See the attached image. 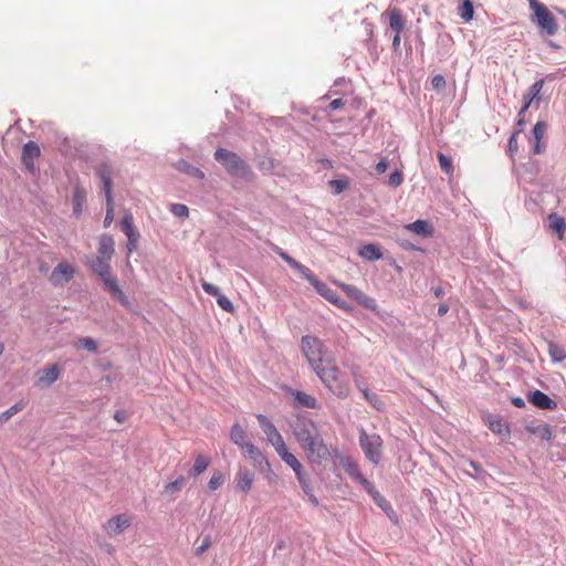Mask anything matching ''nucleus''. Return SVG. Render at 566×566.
Segmentation results:
<instances>
[{"label": "nucleus", "mask_w": 566, "mask_h": 566, "mask_svg": "<svg viewBox=\"0 0 566 566\" xmlns=\"http://www.w3.org/2000/svg\"><path fill=\"white\" fill-rule=\"evenodd\" d=\"M230 438L235 444H238L242 449L243 453H245L248 451V442L245 440V432L238 423H235L232 427L231 432H230Z\"/></svg>", "instance_id": "obj_27"}, {"label": "nucleus", "mask_w": 566, "mask_h": 566, "mask_svg": "<svg viewBox=\"0 0 566 566\" xmlns=\"http://www.w3.org/2000/svg\"><path fill=\"white\" fill-rule=\"evenodd\" d=\"M185 482H186L185 476L180 475L175 481L169 482L165 485L164 493L167 495H170V496L175 495L176 493H178L181 490Z\"/></svg>", "instance_id": "obj_36"}, {"label": "nucleus", "mask_w": 566, "mask_h": 566, "mask_svg": "<svg viewBox=\"0 0 566 566\" xmlns=\"http://www.w3.org/2000/svg\"><path fill=\"white\" fill-rule=\"evenodd\" d=\"M217 303L222 310L227 312L233 311L231 301L223 294L219 295V297L217 298Z\"/></svg>", "instance_id": "obj_54"}, {"label": "nucleus", "mask_w": 566, "mask_h": 566, "mask_svg": "<svg viewBox=\"0 0 566 566\" xmlns=\"http://www.w3.org/2000/svg\"><path fill=\"white\" fill-rule=\"evenodd\" d=\"M96 175L99 177L102 184H103V191L106 197V216L104 219V227H109L111 223L114 220V202H113V196H112V176H113V168L108 163H101L96 167Z\"/></svg>", "instance_id": "obj_4"}, {"label": "nucleus", "mask_w": 566, "mask_h": 566, "mask_svg": "<svg viewBox=\"0 0 566 566\" xmlns=\"http://www.w3.org/2000/svg\"><path fill=\"white\" fill-rule=\"evenodd\" d=\"M109 261V259L95 256L87 263V265L90 266L91 271L96 275L97 273L103 272L111 268Z\"/></svg>", "instance_id": "obj_33"}, {"label": "nucleus", "mask_w": 566, "mask_h": 566, "mask_svg": "<svg viewBox=\"0 0 566 566\" xmlns=\"http://www.w3.org/2000/svg\"><path fill=\"white\" fill-rule=\"evenodd\" d=\"M258 422L266 437V440L276 449L284 443L281 433L277 431L272 421L264 415L256 416Z\"/></svg>", "instance_id": "obj_12"}, {"label": "nucleus", "mask_w": 566, "mask_h": 566, "mask_svg": "<svg viewBox=\"0 0 566 566\" xmlns=\"http://www.w3.org/2000/svg\"><path fill=\"white\" fill-rule=\"evenodd\" d=\"M437 158L440 165V169L446 174H452L453 165L451 158L442 153H438Z\"/></svg>", "instance_id": "obj_41"}, {"label": "nucleus", "mask_w": 566, "mask_h": 566, "mask_svg": "<svg viewBox=\"0 0 566 566\" xmlns=\"http://www.w3.org/2000/svg\"><path fill=\"white\" fill-rule=\"evenodd\" d=\"M295 475L304 493L310 494L313 491V488L306 472L302 470Z\"/></svg>", "instance_id": "obj_40"}, {"label": "nucleus", "mask_w": 566, "mask_h": 566, "mask_svg": "<svg viewBox=\"0 0 566 566\" xmlns=\"http://www.w3.org/2000/svg\"><path fill=\"white\" fill-rule=\"evenodd\" d=\"M77 346L91 353H94L97 349L96 342L91 337L80 338L77 342Z\"/></svg>", "instance_id": "obj_44"}, {"label": "nucleus", "mask_w": 566, "mask_h": 566, "mask_svg": "<svg viewBox=\"0 0 566 566\" xmlns=\"http://www.w3.org/2000/svg\"><path fill=\"white\" fill-rule=\"evenodd\" d=\"M23 408V405L21 402L14 403L9 409L0 413V423L7 422L11 417H13L15 413L21 411Z\"/></svg>", "instance_id": "obj_42"}, {"label": "nucleus", "mask_w": 566, "mask_h": 566, "mask_svg": "<svg viewBox=\"0 0 566 566\" xmlns=\"http://www.w3.org/2000/svg\"><path fill=\"white\" fill-rule=\"evenodd\" d=\"M201 286L203 289V291L207 293V294H210V295H213L216 296L217 298L219 297V295H221V291L218 286L211 284V283H208L206 281H202L201 283Z\"/></svg>", "instance_id": "obj_53"}, {"label": "nucleus", "mask_w": 566, "mask_h": 566, "mask_svg": "<svg viewBox=\"0 0 566 566\" xmlns=\"http://www.w3.org/2000/svg\"><path fill=\"white\" fill-rule=\"evenodd\" d=\"M102 281L104 289L111 294L112 297L117 300L122 305H128V298L122 291L118 280L112 274L111 268L96 274Z\"/></svg>", "instance_id": "obj_7"}, {"label": "nucleus", "mask_w": 566, "mask_h": 566, "mask_svg": "<svg viewBox=\"0 0 566 566\" xmlns=\"http://www.w3.org/2000/svg\"><path fill=\"white\" fill-rule=\"evenodd\" d=\"M374 500V502L386 512V514L389 516L390 520L394 521V517H396V514L390 505V503L375 489V486H371V491H366ZM395 522H397V518H395Z\"/></svg>", "instance_id": "obj_22"}, {"label": "nucleus", "mask_w": 566, "mask_h": 566, "mask_svg": "<svg viewBox=\"0 0 566 566\" xmlns=\"http://www.w3.org/2000/svg\"><path fill=\"white\" fill-rule=\"evenodd\" d=\"M340 287L346 293L347 296L355 300L364 308H367L370 311H376V308H377L376 301L373 297L365 294L359 289H357L355 285L342 283Z\"/></svg>", "instance_id": "obj_11"}, {"label": "nucleus", "mask_w": 566, "mask_h": 566, "mask_svg": "<svg viewBox=\"0 0 566 566\" xmlns=\"http://www.w3.org/2000/svg\"><path fill=\"white\" fill-rule=\"evenodd\" d=\"M75 275V268L67 262H60L50 274V282L53 286H63Z\"/></svg>", "instance_id": "obj_10"}, {"label": "nucleus", "mask_w": 566, "mask_h": 566, "mask_svg": "<svg viewBox=\"0 0 566 566\" xmlns=\"http://www.w3.org/2000/svg\"><path fill=\"white\" fill-rule=\"evenodd\" d=\"M293 433L301 446H303L311 439H314V436L319 432L313 420L308 418H297L293 424Z\"/></svg>", "instance_id": "obj_8"}, {"label": "nucleus", "mask_w": 566, "mask_h": 566, "mask_svg": "<svg viewBox=\"0 0 566 566\" xmlns=\"http://www.w3.org/2000/svg\"><path fill=\"white\" fill-rule=\"evenodd\" d=\"M489 429L501 437H509L511 433L510 427L507 423L503 422L500 418L488 416L486 418Z\"/></svg>", "instance_id": "obj_23"}, {"label": "nucleus", "mask_w": 566, "mask_h": 566, "mask_svg": "<svg viewBox=\"0 0 566 566\" xmlns=\"http://www.w3.org/2000/svg\"><path fill=\"white\" fill-rule=\"evenodd\" d=\"M114 245H115V243H114L113 238L108 234H103L98 241V255L97 256L111 260L113 256V253H114Z\"/></svg>", "instance_id": "obj_24"}, {"label": "nucleus", "mask_w": 566, "mask_h": 566, "mask_svg": "<svg viewBox=\"0 0 566 566\" xmlns=\"http://www.w3.org/2000/svg\"><path fill=\"white\" fill-rule=\"evenodd\" d=\"M223 481H224V478H223L222 473H220V472H214V473L212 474V476L210 478V480H209L208 486H209V489H210L211 491H214V490H217L219 486H221V485H222Z\"/></svg>", "instance_id": "obj_51"}, {"label": "nucleus", "mask_w": 566, "mask_h": 566, "mask_svg": "<svg viewBox=\"0 0 566 566\" xmlns=\"http://www.w3.org/2000/svg\"><path fill=\"white\" fill-rule=\"evenodd\" d=\"M544 86V80H537L535 83L531 85L528 88V93L524 96V104L518 112V116L524 115V113L528 109L532 102L534 99H539V93Z\"/></svg>", "instance_id": "obj_19"}, {"label": "nucleus", "mask_w": 566, "mask_h": 566, "mask_svg": "<svg viewBox=\"0 0 566 566\" xmlns=\"http://www.w3.org/2000/svg\"><path fill=\"white\" fill-rule=\"evenodd\" d=\"M431 84H432V87L437 91L444 90L446 85H447L444 77L440 74L432 77Z\"/></svg>", "instance_id": "obj_55"}, {"label": "nucleus", "mask_w": 566, "mask_h": 566, "mask_svg": "<svg viewBox=\"0 0 566 566\" xmlns=\"http://www.w3.org/2000/svg\"><path fill=\"white\" fill-rule=\"evenodd\" d=\"M301 349L313 370L331 359L327 357V348L323 342L315 336H303L301 339Z\"/></svg>", "instance_id": "obj_2"}, {"label": "nucleus", "mask_w": 566, "mask_h": 566, "mask_svg": "<svg viewBox=\"0 0 566 566\" xmlns=\"http://www.w3.org/2000/svg\"><path fill=\"white\" fill-rule=\"evenodd\" d=\"M548 355L554 363H562L566 359V350L554 342L547 344Z\"/></svg>", "instance_id": "obj_31"}, {"label": "nucleus", "mask_w": 566, "mask_h": 566, "mask_svg": "<svg viewBox=\"0 0 566 566\" xmlns=\"http://www.w3.org/2000/svg\"><path fill=\"white\" fill-rule=\"evenodd\" d=\"M344 105H345V102L342 98H336V99H333L328 104V109L336 111V109L343 107Z\"/></svg>", "instance_id": "obj_58"}, {"label": "nucleus", "mask_w": 566, "mask_h": 566, "mask_svg": "<svg viewBox=\"0 0 566 566\" xmlns=\"http://www.w3.org/2000/svg\"><path fill=\"white\" fill-rule=\"evenodd\" d=\"M530 8L533 11L532 22L537 24L541 32L546 35H554L558 31L555 17L538 0H530Z\"/></svg>", "instance_id": "obj_3"}, {"label": "nucleus", "mask_w": 566, "mask_h": 566, "mask_svg": "<svg viewBox=\"0 0 566 566\" xmlns=\"http://www.w3.org/2000/svg\"><path fill=\"white\" fill-rule=\"evenodd\" d=\"M522 133V128L516 129L509 138L507 148L510 156H513L518 150L517 135Z\"/></svg>", "instance_id": "obj_46"}, {"label": "nucleus", "mask_w": 566, "mask_h": 566, "mask_svg": "<svg viewBox=\"0 0 566 566\" xmlns=\"http://www.w3.org/2000/svg\"><path fill=\"white\" fill-rule=\"evenodd\" d=\"M329 186L333 188V192L335 195H339L340 192H343L346 189L347 181L334 179V180L329 181Z\"/></svg>", "instance_id": "obj_52"}, {"label": "nucleus", "mask_w": 566, "mask_h": 566, "mask_svg": "<svg viewBox=\"0 0 566 566\" xmlns=\"http://www.w3.org/2000/svg\"><path fill=\"white\" fill-rule=\"evenodd\" d=\"M448 311H449V306L447 304L442 303L438 307V315L443 316L448 313Z\"/></svg>", "instance_id": "obj_63"}, {"label": "nucleus", "mask_w": 566, "mask_h": 566, "mask_svg": "<svg viewBox=\"0 0 566 566\" xmlns=\"http://www.w3.org/2000/svg\"><path fill=\"white\" fill-rule=\"evenodd\" d=\"M389 25L395 31V33L402 32L405 28V21L399 9L394 8L389 11Z\"/></svg>", "instance_id": "obj_29"}, {"label": "nucleus", "mask_w": 566, "mask_h": 566, "mask_svg": "<svg viewBox=\"0 0 566 566\" xmlns=\"http://www.w3.org/2000/svg\"><path fill=\"white\" fill-rule=\"evenodd\" d=\"M403 181V175L399 170H395L388 177V186L392 188L399 187Z\"/></svg>", "instance_id": "obj_48"}, {"label": "nucleus", "mask_w": 566, "mask_h": 566, "mask_svg": "<svg viewBox=\"0 0 566 566\" xmlns=\"http://www.w3.org/2000/svg\"><path fill=\"white\" fill-rule=\"evenodd\" d=\"M302 447L308 452V457L313 462L327 460L331 455L329 450L319 433L314 436V439H311Z\"/></svg>", "instance_id": "obj_9"}, {"label": "nucleus", "mask_w": 566, "mask_h": 566, "mask_svg": "<svg viewBox=\"0 0 566 566\" xmlns=\"http://www.w3.org/2000/svg\"><path fill=\"white\" fill-rule=\"evenodd\" d=\"M527 398L531 403L539 409L554 410L557 407V402L541 390L530 391Z\"/></svg>", "instance_id": "obj_17"}, {"label": "nucleus", "mask_w": 566, "mask_h": 566, "mask_svg": "<svg viewBox=\"0 0 566 566\" xmlns=\"http://www.w3.org/2000/svg\"><path fill=\"white\" fill-rule=\"evenodd\" d=\"M310 284L324 298H326L327 301H329L333 304H338L339 297L336 295V293L329 286H327V284L317 280L316 276H314V281H311Z\"/></svg>", "instance_id": "obj_21"}, {"label": "nucleus", "mask_w": 566, "mask_h": 566, "mask_svg": "<svg viewBox=\"0 0 566 566\" xmlns=\"http://www.w3.org/2000/svg\"><path fill=\"white\" fill-rule=\"evenodd\" d=\"M359 390L361 391L364 398L377 410H381L384 408V402L379 398V396L375 392H370L367 388H361L357 385Z\"/></svg>", "instance_id": "obj_35"}, {"label": "nucleus", "mask_w": 566, "mask_h": 566, "mask_svg": "<svg viewBox=\"0 0 566 566\" xmlns=\"http://www.w3.org/2000/svg\"><path fill=\"white\" fill-rule=\"evenodd\" d=\"M132 524V520L126 514H118L107 521L105 531L108 535L115 536L122 534Z\"/></svg>", "instance_id": "obj_14"}, {"label": "nucleus", "mask_w": 566, "mask_h": 566, "mask_svg": "<svg viewBox=\"0 0 566 566\" xmlns=\"http://www.w3.org/2000/svg\"><path fill=\"white\" fill-rule=\"evenodd\" d=\"M546 123L543 122V120H539L537 122L534 127H533V137H534V140H537V142H541L543 136H544V133L546 130Z\"/></svg>", "instance_id": "obj_49"}, {"label": "nucleus", "mask_w": 566, "mask_h": 566, "mask_svg": "<svg viewBox=\"0 0 566 566\" xmlns=\"http://www.w3.org/2000/svg\"><path fill=\"white\" fill-rule=\"evenodd\" d=\"M342 467L352 480L359 483L366 491H371L374 484L364 476L357 462L346 458L342 460Z\"/></svg>", "instance_id": "obj_13"}, {"label": "nucleus", "mask_w": 566, "mask_h": 566, "mask_svg": "<svg viewBox=\"0 0 566 566\" xmlns=\"http://www.w3.org/2000/svg\"><path fill=\"white\" fill-rule=\"evenodd\" d=\"M127 237V240H137L139 239V232L138 230L135 228L134 230H132V232H128L125 234Z\"/></svg>", "instance_id": "obj_62"}, {"label": "nucleus", "mask_w": 566, "mask_h": 566, "mask_svg": "<svg viewBox=\"0 0 566 566\" xmlns=\"http://www.w3.org/2000/svg\"><path fill=\"white\" fill-rule=\"evenodd\" d=\"M459 14L467 22L473 19L474 10L470 0H462L459 6Z\"/></svg>", "instance_id": "obj_37"}, {"label": "nucleus", "mask_w": 566, "mask_h": 566, "mask_svg": "<svg viewBox=\"0 0 566 566\" xmlns=\"http://www.w3.org/2000/svg\"><path fill=\"white\" fill-rule=\"evenodd\" d=\"M382 439L377 433H367L365 429L359 430V446L368 461L379 464L382 454Z\"/></svg>", "instance_id": "obj_5"}, {"label": "nucleus", "mask_w": 566, "mask_h": 566, "mask_svg": "<svg viewBox=\"0 0 566 566\" xmlns=\"http://www.w3.org/2000/svg\"><path fill=\"white\" fill-rule=\"evenodd\" d=\"M73 213L75 216H80L82 213V207L83 203L86 200V190L80 186L76 185L73 190Z\"/></svg>", "instance_id": "obj_26"}, {"label": "nucleus", "mask_w": 566, "mask_h": 566, "mask_svg": "<svg viewBox=\"0 0 566 566\" xmlns=\"http://www.w3.org/2000/svg\"><path fill=\"white\" fill-rule=\"evenodd\" d=\"M256 167L264 171H271L274 167V159L270 156H259L255 158Z\"/></svg>", "instance_id": "obj_39"}, {"label": "nucleus", "mask_w": 566, "mask_h": 566, "mask_svg": "<svg viewBox=\"0 0 566 566\" xmlns=\"http://www.w3.org/2000/svg\"><path fill=\"white\" fill-rule=\"evenodd\" d=\"M211 536L210 535H205L201 537V541H200V544L196 547L195 549V554L197 556L203 554L210 546H211Z\"/></svg>", "instance_id": "obj_50"}, {"label": "nucleus", "mask_w": 566, "mask_h": 566, "mask_svg": "<svg viewBox=\"0 0 566 566\" xmlns=\"http://www.w3.org/2000/svg\"><path fill=\"white\" fill-rule=\"evenodd\" d=\"M548 219L551 221V228L558 233L559 239L563 238L565 229H566V222L563 217H559L557 213H551L548 216Z\"/></svg>", "instance_id": "obj_34"}, {"label": "nucleus", "mask_w": 566, "mask_h": 566, "mask_svg": "<svg viewBox=\"0 0 566 566\" xmlns=\"http://www.w3.org/2000/svg\"><path fill=\"white\" fill-rule=\"evenodd\" d=\"M209 464H210V459L208 457H205L201 454L198 455L195 459L192 469L189 471L190 475H192V476L200 475L202 472H205L207 470Z\"/></svg>", "instance_id": "obj_32"}, {"label": "nucleus", "mask_w": 566, "mask_h": 566, "mask_svg": "<svg viewBox=\"0 0 566 566\" xmlns=\"http://www.w3.org/2000/svg\"><path fill=\"white\" fill-rule=\"evenodd\" d=\"M543 151H544V147L542 146L541 142L535 140L534 147H533V153L538 155V154H542Z\"/></svg>", "instance_id": "obj_64"}, {"label": "nucleus", "mask_w": 566, "mask_h": 566, "mask_svg": "<svg viewBox=\"0 0 566 566\" xmlns=\"http://www.w3.org/2000/svg\"><path fill=\"white\" fill-rule=\"evenodd\" d=\"M359 255L368 261H376L381 259L382 253L377 245L369 243L360 248Z\"/></svg>", "instance_id": "obj_30"}, {"label": "nucleus", "mask_w": 566, "mask_h": 566, "mask_svg": "<svg viewBox=\"0 0 566 566\" xmlns=\"http://www.w3.org/2000/svg\"><path fill=\"white\" fill-rule=\"evenodd\" d=\"M170 211L174 216L179 218H187L189 216L188 207L181 203H172L170 206Z\"/></svg>", "instance_id": "obj_45"}, {"label": "nucleus", "mask_w": 566, "mask_h": 566, "mask_svg": "<svg viewBox=\"0 0 566 566\" xmlns=\"http://www.w3.org/2000/svg\"><path fill=\"white\" fill-rule=\"evenodd\" d=\"M213 157L233 177L241 176L245 171V161L231 150L218 148Z\"/></svg>", "instance_id": "obj_6"}, {"label": "nucleus", "mask_w": 566, "mask_h": 566, "mask_svg": "<svg viewBox=\"0 0 566 566\" xmlns=\"http://www.w3.org/2000/svg\"><path fill=\"white\" fill-rule=\"evenodd\" d=\"M290 395L293 397V406L296 408H319V403L313 395L306 394L297 389H291Z\"/></svg>", "instance_id": "obj_15"}, {"label": "nucleus", "mask_w": 566, "mask_h": 566, "mask_svg": "<svg viewBox=\"0 0 566 566\" xmlns=\"http://www.w3.org/2000/svg\"><path fill=\"white\" fill-rule=\"evenodd\" d=\"M261 470L266 472V478L269 481H272L273 478H276L268 461L264 462V465L261 468Z\"/></svg>", "instance_id": "obj_59"}, {"label": "nucleus", "mask_w": 566, "mask_h": 566, "mask_svg": "<svg viewBox=\"0 0 566 566\" xmlns=\"http://www.w3.org/2000/svg\"><path fill=\"white\" fill-rule=\"evenodd\" d=\"M60 373L61 370L57 365L48 366L39 371L38 382L45 386H51L57 380Z\"/></svg>", "instance_id": "obj_20"}, {"label": "nucleus", "mask_w": 566, "mask_h": 566, "mask_svg": "<svg viewBox=\"0 0 566 566\" xmlns=\"http://www.w3.org/2000/svg\"><path fill=\"white\" fill-rule=\"evenodd\" d=\"M179 169L199 180H202L206 177L203 171L184 160L179 163Z\"/></svg>", "instance_id": "obj_38"}, {"label": "nucleus", "mask_w": 566, "mask_h": 566, "mask_svg": "<svg viewBox=\"0 0 566 566\" xmlns=\"http://www.w3.org/2000/svg\"><path fill=\"white\" fill-rule=\"evenodd\" d=\"M511 401L517 408H524L525 407V401L521 397H514V398H512Z\"/></svg>", "instance_id": "obj_61"}, {"label": "nucleus", "mask_w": 566, "mask_h": 566, "mask_svg": "<svg viewBox=\"0 0 566 566\" xmlns=\"http://www.w3.org/2000/svg\"><path fill=\"white\" fill-rule=\"evenodd\" d=\"M249 452H250V458H252L253 460H258L259 458H262V454L260 453L259 449L255 448L253 444L250 443V449H249Z\"/></svg>", "instance_id": "obj_60"}, {"label": "nucleus", "mask_w": 566, "mask_h": 566, "mask_svg": "<svg viewBox=\"0 0 566 566\" xmlns=\"http://www.w3.org/2000/svg\"><path fill=\"white\" fill-rule=\"evenodd\" d=\"M122 231L126 234L132 232L136 227L134 224V218L130 213H126L120 222Z\"/></svg>", "instance_id": "obj_47"}, {"label": "nucleus", "mask_w": 566, "mask_h": 566, "mask_svg": "<svg viewBox=\"0 0 566 566\" xmlns=\"http://www.w3.org/2000/svg\"><path fill=\"white\" fill-rule=\"evenodd\" d=\"M295 271H297L308 283L311 281H314V274L313 272L306 268L305 265H303L302 263H300L298 261H296V263L293 264V268Z\"/></svg>", "instance_id": "obj_43"}, {"label": "nucleus", "mask_w": 566, "mask_h": 566, "mask_svg": "<svg viewBox=\"0 0 566 566\" xmlns=\"http://www.w3.org/2000/svg\"><path fill=\"white\" fill-rule=\"evenodd\" d=\"M40 154V147L35 142L30 140L24 144L22 148L21 160L29 171L32 172L34 170V159L38 158Z\"/></svg>", "instance_id": "obj_16"}, {"label": "nucleus", "mask_w": 566, "mask_h": 566, "mask_svg": "<svg viewBox=\"0 0 566 566\" xmlns=\"http://www.w3.org/2000/svg\"><path fill=\"white\" fill-rule=\"evenodd\" d=\"M238 486L243 491L248 489V474L240 472Z\"/></svg>", "instance_id": "obj_57"}, {"label": "nucleus", "mask_w": 566, "mask_h": 566, "mask_svg": "<svg viewBox=\"0 0 566 566\" xmlns=\"http://www.w3.org/2000/svg\"><path fill=\"white\" fill-rule=\"evenodd\" d=\"M409 231L422 235L424 238L433 234L432 226L426 220H416L406 227Z\"/></svg>", "instance_id": "obj_25"}, {"label": "nucleus", "mask_w": 566, "mask_h": 566, "mask_svg": "<svg viewBox=\"0 0 566 566\" xmlns=\"http://www.w3.org/2000/svg\"><path fill=\"white\" fill-rule=\"evenodd\" d=\"M387 167H388V160H387V158H381V159L377 163V165L375 166L376 174H377V175H381V174H384V172L386 171Z\"/></svg>", "instance_id": "obj_56"}, {"label": "nucleus", "mask_w": 566, "mask_h": 566, "mask_svg": "<svg viewBox=\"0 0 566 566\" xmlns=\"http://www.w3.org/2000/svg\"><path fill=\"white\" fill-rule=\"evenodd\" d=\"M526 431L538 437L541 440L549 441L552 439V431L548 424L539 423L536 426H526Z\"/></svg>", "instance_id": "obj_28"}, {"label": "nucleus", "mask_w": 566, "mask_h": 566, "mask_svg": "<svg viewBox=\"0 0 566 566\" xmlns=\"http://www.w3.org/2000/svg\"><path fill=\"white\" fill-rule=\"evenodd\" d=\"M275 451L281 458V460L285 464H287L294 471L295 474L304 470L302 463L296 459V457L293 453H291L287 450L285 442L277 447Z\"/></svg>", "instance_id": "obj_18"}, {"label": "nucleus", "mask_w": 566, "mask_h": 566, "mask_svg": "<svg viewBox=\"0 0 566 566\" xmlns=\"http://www.w3.org/2000/svg\"><path fill=\"white\" fill-rule=\"evenodd\" d=\"M314 371L323 385L337 398L345 399L349 396V382L342 376V371L336 366L334 359H329L318 368H315Z\"/></svg>", "instance_id": "obj_1"}]
</instances>
